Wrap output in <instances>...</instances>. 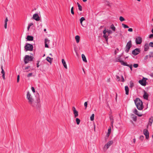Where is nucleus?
Instances as JSON below:
<instances>
[{
    "mask_svg": "<svg viewBox=\"0 0 153 153\" xmlns=\"http://www.w3.org/2000/svg\"><path fill=\"white\" fill-rule=\"evenodd\" d=\"M153 121V117L152 116H151V117L149 119L148 125H149L150 126H151L152 125Z\"/></svg>",
    "mask_w": 153,
    "mask_h": 153,
    "instance_id": "obj_16",
    "label": "nucleus"
},
{
    "mask_svg": "<svg viewBox=\"0 0 153 153\" xmlns=\"http://www.w3.org/2000/svg\"><path fill=\"white\" fill-rule=\"evenodd\" d=\"M2 76L3 79H5V74H2Z\"/></svg>",
    "mask_w": 153,
    "mask_h": 153,
    "instance_id": "obj_62",
    "label": "nucleus"
},
{
    "mask_svg": "<svg viewBox=\"0 0 153 153\" xmlns=\"http://www.w3.org/2000/svg\"><path fill=\"white\" fill-rule=\"evenodd\" d=\"M120 77L118 76H116V79L118 81H120Z\"/></svg>",
    "mask_w": 153,
    "mask_h": 153,
    "instance_id": "obj_47",
    "label": "nucleus"
},
{
    "mask_svg": "<svg viewBox=\"0 0 153 153\" xmlns=\"http://www.w3.org/2000/svg\"><path fill=\"white\" fill-rule=\"evenodd\" d=\"M49 40L47 39H45V44H47L49 42Z\"/></svg>",
    "mask_w": 153,
    "mask_h": 153,
    "instance_id": "obj_38",
    "label": "nucleus"
},
{
    "mask_svg": "<svg viewBox=\"0 0 153 153\" xmlns=\"http://www.w3.org/2000/svg\"><path fill=\"white\" fill-rule=\"evenodd\" d=\"M25 49L26 51H32L33 49V45L27 43L25 46Z\"/></svg>",
    "mask_w": 153,
    "mask_h": 153,
    "instance_id": "obj_3",
    "label": "nucleus"
},
{
    "mask_svg": "<svg viewBox=\"0 0 153 153\" xmlns=\"http://www.w3.org/2000/svg\"><path fill=\"white\" fill-rule=\"evenodd\" d=\"M128 31L129 32H132L133 31V29L132 28H129L128 29Z\"/></svg>",
    "mask_w": 153,
    "mask_h": 153,
    "instance_id": "obj_53",
    "label": "nucleus"
},
{
    "mask_svg": "<svg viewBox=\"0 0 153 153\" xmlns=\"http://www.w3.org/2000/svg\"><path fill=\"white\" fill-rule=\"evenodd\" d=\"M7 23H5L4 27L5 29H7Z\"/></svg>",
    "mask_w": 153,
    "mask_h": 153,
    "instance_id": "obj_59",
    "label": "nucleus"
},
{
    "mask_svg": "<svg viewBox=\"0 0 153 153\" xmlns=\"http://www.w3.org/2000/svg\"><path fill=\"white\" fill-rule=\"evenodd\" d=\"M147 79L145 78H143L142 80H140L139 82L142 85L145 86L146 85V80Z\"/></svg>",
    "mask_w": 153,
    "mask_h": 153,
    "instance_id": "obj_6",
    "label": "nucleus"
},
{
    "mask_svg": "<svg viewBox=\"0 0 153 153\" xmlns=\"http://www.w3.org/2000/svg\"><path fill=\"white\" fill-rule=\"evenodd\" d=\"M113 123H114L113 119H112V120L111 121V125L112 126H113Z\"/></svg>",
    "mask_w": 153,
    "mask_h": 153,
    "instance_id": "obj_60",
    "label": "nucleus"
},
{
    "mask_svg": "<svg viewBox=\"0 0 153 153\" xmlns=\"http://www.w3.org/2000/svg\"><path fill=\"white\" fill-rule=\"evenodd\" d=\"M116 60L117 62H120L122 65H124L126 64V62H124L123 61L121 60L120 57L117 58H116Z\"/></svg>",
    "mask_w": 153,
    "mask_h": 153,
    "instance_id": "obj_14",
    "label": "nucleus"
},
{
    "mask_svg": "<svg viewBox=\"0 0 153 153\" xmlns=\"http://www.w3.org/2000/svg\"><path fill=\"white\" fill-rule=\"evenodd\" d=\"M52 59L53 58H51L48 56L46 58V60H47V61L51 63L52 62Z\"/></svg>",
    "mask_w": 153,
    "mask_h": 153,
    "instance_id": "obj_22",
    "label": "nucleus"
},
{
    "mask_svg": "<svg viewBox=\"0 0 153 153\" xmlns=\"http://www.w3.org/2000/svg\"><path fill=\"white\" fill-rule=\"evenodd\" d=\"M73 113L74 114V117L75 118L78 117V112L77 111H76L74 112Z\"/></svg>",
    "mask_w": 153,
    "mask_h": 153,
    "instance_id": "obj_26",
    "label": "nucleus"
},
{
    "mask_svg": "<svg viewBox=\"0 0 153 153\" xmlns=\"http://www.w3.org/2000/svg\"><path fill=\"white\" fill-rule=\"evenodd\" d=\"M133 66L135 68H137L138 66V65L137 64H134L133 65Z\"/></svg>",
    "mask_w": 153,
    "mask_h": 153,
    "instance_id": "obj_42",
    "label": "nucleus"
},
{
    "mask_svg": "<svg viewBox=\"0 0 153 153\" xmlns=\"http://www.w3.org/2000/svg\"><path fill=\"white\" fill-rule=\"evenodd\" d=\"M149 49V46L148 44H146L144 46V51H147Z\"/></svg>",
    "mask_w": 153,
    "mask_h": 153,
    "instance_id": "obj_24",
    "label": "nucleus"
},
{
    "mask_svg": "<svg viewBox=\"0 0 153 153\" xmlns=\"http://www.w3.org/2000/svg\"><path fill=\"white\" fill-rule=\"evenodd\" d=\"M122 26L124 28H128L129 27L127 25H125L123 23L122 24Z\"/></svg>",
    "mask_w": 153,
    "mask_h": 153,
    "instance_id": "obj_37",
    "label": "nucleus"
},
{
    "mask_svg": "<svg viewBox=\"0 0 153 153\" xmlns=\"http://www.w3.org/2000/svg\"><path fill=\"white\" fill-rule=\"evenodd\" d=\"M82 58L83 61L84 62H87V60H86V57L84 54H82Z\"/></svg>",
    "mask_w": 153,
    "mask_h": 153,
    "instance_id": "obj_19",
    "label": "nucleus"
},
{
    "mask_svg": "<svg viewBox=\"0 0 153 153\" xmlns=\"http://www.w3.org/2000/svg\"><path fill=\"white\" fill-rule=\"evenodd\" d=\"M30 68V66H27L25 67V68L23 69V70H27V69H28V68Z\"/></svg>",
    "mask_w": 153,
    "mask_h": 153,
    "instance_id": "obj_51",
    "label": "nucleus"
},
{
    "mask_svg": "<svg viewBox=\"0 0 153 153\" xmlns=\"http://www.w3.org/2000/svg\"><path fill=\"white\" fill-rule=\"evenodd\" d=\"M32 75V73H29L28 74V75H27V77H29L30 76H31Z\"/></svg>",
    "mask_w": 153,
    "mask_h": 153,
    "instance_id": "obj_52",
    "label": "nucleus"
},
{
    "mask_svg": "<svg viewBox=\"0 0 153 153\" xmlns=\"http://www.w3.org/2000/svg\"><path fill=\"white\" fill-rule=\"evenodd\" d=\"M111 28L114 31H115V27L113 24L111 25L110 26Z\"/></svg>",
    "mask_w": 153,
    "mask_h": 153,
    "instance_id": "obj_28",
    "label": "nucleus"
},
{
    "mask_svg": "<svg viewBox=\"0 0 153 153\" xmlns=\"http://www.w3.org/2000/svg\"><path fill=\"white\" fill-rule=\"evenodd\" d=\"M33 60V57L31 56L28 55H26L24 58V62L25 64L28 63L29 61H32Z\"/></svg>",
    "mask_w": 153,
    "mask_h": 153,
    "instance_id": "obj_5",
    "label": "nucleus"
},
{
    "mask_svg": "<svg viewBox=\"0 0 153 153\" xmlns=\"http://www.w3.org/2000/svg\"><path fill=\"white\" fill-rule=\"evenodd\" d=\"M144 138V137L143 136L141 135L140 136V139L142 141H143Z\"/></svg>",
    "mask_w": 153,
    "mask_h": 153,
    "instance_id": "obj_35",
    "label": "nucleus"
},
{
    "mask_svg": "<svg viewBox=\"0 0 153 153\" xmlns=\"http://www.w3.org/2000/svg\"><path fill=\"white\" fill-rule=\"evenodd\" d=\"M124 65H125V66H128L129 67L131 71L132 70V65H128L127 63L126 62V64H125Z\"/></svg>",
    "mask_w": 153,
    "mask_h": 153,
    "instance_id": "obj_30",
    "label": "nucleus"
},
{
    "mask_svg": "<svg viewBox=\"0 0 153 153\" xmlns=\"http://www.w3.org/2000/svg\"><path fill=\"white\" fill-rule=\"evenodd\" d=\"M133 112L135 114L138 115L139 117H141L142 116V115L140 113H138V111L136 109H134Z\"/></svg>",
    "mask_w": 153,
    "mask_h": 153,
    "instance_id": "obj_17",
    "label": "nucleus"
},
{
    "mask_svg": "<svg viewBox=\"0 0 153 153\" xmlns=\"http://www.w3.org/2000/svg\"><path fill=\"white\" fill-rule=\"evenodd\" d=\"M40 100L39 97L37 99L36 101H34L31 102L30 104L33 107L36 109H39L41 107Z\"/></svg>",
    "mask_w": 153,
    "mask_h": 153,
    "instance_id": "obj_2",
    "label": "nucleus"
},
{
    "mask_svg": "<svg viewBox=\"0 0 153 153\" xmlns=\"http://www.w3.org/2000/svg\"><path fill=\"white\" fill-rule=\"evenodd\" d=\"M31 89H32L33 92V93L35 92V88H34L33 87H32Z\"/></svg>",
    "mask_w": 153,
    "mask_h": 153,
    "instance_id": "obj_49",
    "label": "nucleus"
},
{
    "mask_svg": "<svg viewBox=\"0 0 153 153\" xmlns=\"http://www.w3.org/2000/svg\"><path fill=\"white\" fill-rule=\"evenodd\" d=\"M149 56L150 57H153V52H150L149 54Z\"/></svg>",
    "mask_w": 153,
    "mask_h": 153,
    "instance_id": "obj_41",
    "label": "nucleus"
},
{
    "mask_svg": "<svg viewBox=\"0 0 153 153\" xmlns=\"http://www.w3.org/2000/svg\"><path fill=\"white\" fill-rule=\"evenodd\" d=\"M8 20L7 19V18H6L5 20V23H7V22L8 21Z\"/></svg>",
    "mask_w": 153,
    "mask_h": 153,
    "instance_id": "obj_57",
    "label": "nucleus"
},
{
    "mask_svg": "<svg viewBox=\"0 0 153 153\" xmlns=\"http://www.w3.org/2000/svg\"><path fill=\"white\" fill-rule=\"evenodd\" d=\"M149 45L151 47H153V42H150Z\"/></svg>",
    "mask_w": 153,
    "mask_h": 153,
    "instance_id": "obj_48",
    "label": "nucleus"
},
{
    "mask_svg": "<svg viewBox=\"0 0 153 153\" xmlns=\"http://www.w3.org/2000/svg\"><path fill=\"white\" fill-rule=\"evenodd\" d=\"M143 91L144 93V94L143 95V97L144 99L146 100H148V94L147 92L145 91V90L143 89Z\"/></svg>",
    "mask_w": 153,
    "mask_h": 153,
    "instance_id": "obj_13",
    "label": "nucleus"
},
{
    "mask_svg": "<svg viewBox=\"0 0 153 153\" xmlns=\"http://www.w3.org/2000/svg\"><path fill=\"white\" fill-rule=\"evenodd\" d=\"M140 52V50L138 48H136L132 52V53L134 55H136L138 54Z\"/></svg>",
    "mask_w": 153,
    "mask_h": 153,
    "instance_id": "obj_12",
    "label": "nucleus"
},
{
    "mask_svg": "<svg viewBox=\"0 0 153 153\" xmlns=\"http://www.w3.org/2000/svg\"><path fill=\"white\" fill-rule=\"evenodd\" d=\"M148 55H146L144 58L145 60H146V59H147L148 58Z\"/></svg>",
    "mask_w": 153,
    "mask_h": 153,
    "instance_id": "obj_58",
    "label": "nucleus"
},
{
    "mask_svg": "<svg viewBox=\"0 0 153 153\" xmlns=\"http://www.w3.org/2000/svg\"><path fill=\"white\" fill-rule=\"evenodd\" d=\"M135 104L137 108L139 110H142L143 108V103L142 101L138 98H136L134 100Z\"/></svg>",
    "mask_w": 153,
    "mask_h": 153,
    "instance_id": "obj_1",
    "label": "nucleus"
},
{
    "mask_svg": "<svg viewBox=\"0 0 153 153\" xmlns=\"http://www.w3.org/2000/svg\"><path fill=\"white\" fill-rule=\"evenodd\" d=\"M125 87L126 94V95H128L129 94V88L128 87Z\"/></svg>",
    "mask_w": 153,
    "mask_h": 153,
    "instance_id": "obj_23",
    "label": "nucleus"
},
{
    "mask_svg": "<svg viewBox=\"0 0 153 153\" xmlns=\"http://www.w3.org/2000/svg\"><path fill=\"white\" fill-rule=\"evenodd\" d=\"M121 81L123 82H124L125 81V79L123 76H121Z\"/></svg>",
    "mask_w": 153,
    "mask_h": 153,
    "instance_id": "obj_50",
    "label": "nucleus"
},
{
    "mask_svg": "<svg viewBox=\"0 0 153 153\" xmlns=\"http://www.w3.org/2000/svg\"><path fill=\"white\" fill-rule=\"evenodd\" d=\"M149 89V88L148 87H147V88H145V91L146 92H147L148 90Z\"/></svg>",
    "mask_w": 153,
    "mask_h": 153,
    "instance_id": "obj_54",
    "label": "nucleus"
},
{
    "mask_svg": "<svg viewBox=\"0 0 153 153\" xmlns=\"http://www.w3.org/2000/svg\"><path fill=\"white\" fill-rule=\"evenodd\" d=\"M19 75H18L17 76V82H19Z\"/></svg>",
    "mask_w": 153,
    "mask_h": 153,
    "instance_id": "obj_55",
    "label": "nucleus"
},
{
    "mask_svg": "<svg viewBox=\"0 0 153 153\" xmlns=\"http://www.w3.org/2000/svg\"><path fill=\"white\" fill-rule=\"evenodd\" d=\"M26 98L28 100V102L29 104L34 100L32 96L29 91L27 93Z\"/></svg>",
    "mask_w": 153,
    "mask_h": 153,
    "instance_id": "obj_4",
    "label": "nucleus"
},
{
    "mask_svg": "<svg viewBox=\"0 0 153 153\" xmlns=\"http://www.w3.org/2000/svg\"><path fill=\"white\" fill-rule=\"evenodd\" d=\"M131 47V41H129L127 43L126 46V52L128 53Z\"/></svg>",
    "mask_w": 153,
    "mask_h": 153,
    "instance_id": "obj_7",
    "label": "nucleus"
},
{
    "mask_svg": "<svg viewBox=\"0 0 153 153\" xmlns=\"http://www.w3.org/2000/svg\"><path fill=\"white\" fill-rule=\"evenodd\" d=\"M1 73L2 74H5V72L4 70V69L3 68V66H1Z\"/></svg>",
    "mask_w": 153,
    "mask_h": 153,
    "instance_id": "obj_36",
    "label": "nucleus"
},
{
    "mask_svg": "<svg viewBox=\"0 0 153 153\" xmlns=\"http://www.w3.org/2000/svg\"><path fill=\"white\" fill-rule=\"evenodd\" d=\"M71 12L73 15L74 14V7H72L71 9Z\"/></svg>",
    "mask_w": 153,
    "mask_h": 153,
    "instance_id": "obj_40",
    "label": "nucleus"
},
{
    "mask_svg": "<svg viewBox=\"0 0 153 153\" xmlns=\"http://www.w3.org/2000/svg\"><path fill=\"white\" fill-rule=\"evenodd\" d=\"M119 19L121 22H123L125 20V19L121 16L120 17Z\"/></svg>",
    "mask_w": 153,
    "mask_h": 153,
    "instance_id": "obj_34",
    "label": "nucleus"
},
{
    "mask_svg": "<svg viewBox=\"0 0 153 153\" xmlns=\"http://www.w3.org/2000/svg\"><path fill=\"white\" fill-rule=\"evenodd\" d=\"M143 133L146 136V138L148 139L149 137V133L147 129H144L143 130Z\"/></svg>",
    "mask_w": 153,
    "mask_h": 153,
    "instance_id": "obj_9",
    "label": "nucleus"
},
{
    "mask_svg": "<svg viewBox=\"0 0 153 153\" xmlns=\"http://www.w3.org/2000/svg\"><path fill=\"white\" fill-rule=\"evenodd\" d=\"M133 116L132 117V118L133 120L135 121H136L137 120V117L136 116L134 115L133 114L132 115Z\"/></svg>",
    "mask_w": 153,
    "mask_h": 153,
    "instance_id": "obj_29",
    "label": "nucleus"
},
{
    "mask_svg": "<svg viewBox=\"0 0 153 153\" xmlns=\"http://www.w3.org/2000/svg\"><path fill=\"white\" fill-rule=\"evenodd\" d=\"M153 37V34L150 35L149 36V38H152Z\"/></svg>",
    "mask_w": 153,
    "mask_h": 153,
    "instance_id": "obj_56",
    "label": "nucleus"
},
{
    "mask_svg": "<svg viewBox=\"0 0 153 153\" xmlns=\"http://www.w3.org/2000/svg\"><path fill=\"white\" fill-rule=\"evenodd\" d=\"M72 111H73V112L76 111V110L74 106H73L72 107Z\"/></svg>",
    "mask_w": 153,
    "mask_h": 153,
    "instance_id": "obj_45",
    "label": "nucleus"
},
{
    "mask_svg": "<svg viewBox=\"0 0 153 153\" xmlns=\"http://www.w3.org/2000/svg\"><path fill=\"white\" fill-rule=\"evenodd\" d=\"M142 41V39L141 37L138 36L136 38L135 42L137 44H140Z\"/></svg>",
    "mask_w": 153,
    "mask_h": 153,
    "instance_id": "obj_10",
    "label": "nucleus"
},
{
    "mask_svg": "<svg viewBox=\"0 0 153 153\" xmlns=\"http://www.w3.org/2000/svg\"><path fill=\"white\" fill-rule=\"evenodd\" d=\"M76 122L77 124V125H79L80 121V120L78 118H76Z\"/></svg>",
    "mask_w": 153,
    "mask_h": 153,
    "instance_id": "obj_31",
    "label": "nucleus"
},
{
    "mask_svg": "<svg viewBox=\"0 0 153 153\" xmlns=\"http://www.w3.org/2000/svg\"><path fill=\"white\" fill-rule=\"evenodd\" d=\"M106 33L107 32L108 35L110 34H111L112 33V31L111 30H106Z\"/></svg>",
    "mask_w": 153,
    "mask_h": 153,
    "instance_id": "obj_39",
    "label": "nucleus"
},
{
    "mask_svg": "<svg viewBox=\"0 0 153 153\" xmlns=\"http://www.w3.org/2000/svg\"><path fill=\"white\" fill-rule=\"evenodd\" d=\"M110 134V133H107V136L108 137L109 136Z\"/></svg>",
    "mask_w": 153,
    "mask_h": 153,
    "instance_id": "obj_63",
    "label": "nucleus"
},
{
    "mask_svg": "<svg viewBox=\"0 0 153 153\" xmlns=\"http://www.w3.org/2000/svg\"><path fill=\"white\" fill-rule=\"evenodd\" d=\"M103 33L104 34L103 37L105 39L106 41L107 42L108 40V36H107L106 34V30L105 29L103 30Z\"/></svg>",
    "mask_w": 153,
    "mask_h": 153,
    "instance_id": "obj_15",
    "label": "nucleus"
},
{
    "mask_svg": "<svg viewBox=\"0 0 153 153\" xmlns=\"http://www.w3.org/2000/svg\"><path fill=\"white\" fill-rule=\"evenodd\" d=\"M45 47L46 48H48V46L47 45V44H46V43L45 44Z\"/></svg>",
    "mask_w": 153,
    "mask_h": 153,
    "instance_id": "obj_61",
    "label": "nucleus"
},
{
    "mask_svg": "<svg viewBox=\"0 0 153 153\" xmlns=\"http://www.w3.org/2000/svg\"><path fill=\"white\" fill-rule=\"evenodd\" d=\"M75 39L77 43H78L79 42L80 37L78 35L76 36L75 37Z\"/></svg>",
    "mask_w": 153,
    "mask_h": 153,
    "instance_id": "obj_20",
    "label": "nucleus"
},
{
    "mask_svg": "<svg viewBox=\"0 0 153 153\" xmlns=\"http://www.w3.org/2000/svg\"><path fill=\"white\" fill-rule=\"evenodd\" d=\"M113 141L112 140L109 141L105 145L104 148V149H105L106 150H107L109 148L110 146L113 144Z\"/></svg>",
    "mask_w": 153,
    "mask_h": 153,
    "instance_id": "obj_8",
    "label": "nucleus"
},
{
    "mask_svg": "<svg viewBox=\"0 0 153 153\" xmlns=\"http://www.w3.org/2000/svg\"><path fill=\"white\" fill-rule=\"evenodd\" d=\"M77 4L79 10L81 11H82V8L81 6L78 3H77Z\"/></svg>",
    "mask_w": 153,
    "mask_h": 153,
    "instance_id": "obj_27",
    "label": "nucleus"
},
{
    "mask_svg": "<svg viewBox=\"0 0 153 153\" xmlns=\"http://www.w3.org/2000/svg\"><path fill=\"white\" fill-rule=\"evenodd\" d=\"M27 39L28 41H33V37L30 36H27Z\"/></svg>",
    "mask_w": 153,
    "mask_h": 153,
    "instance_id": "obj_21",
    "label": "nucleus"
},
{
    "mask_svg": "<svg viewBox=\"0 0 153 153\" xmlns=\"http://www.w3.org/2000/svg\"><path fill=\"white\" fill-rule=\"evenodd\" d=\"M111 129L110 127L108 129V133H111Z\"/></svg>",
    "mask_w": 153,
    "mask_h": 153,
    "instance_id": "obj_43",
    "label": "nucleus"
},
{
    "mask_svg": "<svg viewBox=\"0 0 153 153\" xmlns=\"http://www.w3.org/2000/svg\"><path fill=\"white\" fill-rule=\"evenodd\" d=\"M94 114H93L91 115V117H90V120H91L93 121L94 120Z\"/></svg>",
    "mask_w": 153,
    "mask_h": 153,
    "instance_id": "obj_32",
    "label": "nucleus"
},
{
    "mask_svg": "<svg viewBox=\"0 0 153 153\" xmlns=\"http://www.w3.org/2000/svg\"><path fill=\"white\" fill-rule=\"evenodd\" d=\"M32 19L37 21H39L40 19V17L37 13H35L33 14Z\"/></svg>",
    "mask_w": 153,
    "mask_h": 153,
    "instance_id": "obj_11",
    "label": "nucleus"
},
{
    "mask_svg": "<svg viewBox=\"0 0 153 153\" xmlns=\"http://www.w3.org/2000/svg\"><path fill=\"white\" fill-rule=\"evenodd\" d=\"M62 62L64 68L66 69H67L68 68L66 64V62L64 59H62Z\"/></svg>",
    "mask_w": 153,
    "mask_h": 153,
    "instance_id": "obj_18",
    "label": "nucleus"
},
{
    "mask_svg": "<svg viewBox=\"0 0 153 153\" xmlns=\"http://www.w3.org/2000/svg\"><path fill=\"white\" fill-rule=\"evenodd\" d=\"M33 25V23H30L28 25V26L27 28V29L28 31H29V29L30 28V27L32 26Z\"/></svg>",
    "mask_w": 153,
    "mask_h": 153,
    "instance_id": "obj_33",
    "label": "nucleus"
},
{
    "mask_svg": "<svg viewBox=\"0 0 153 153\" xmlns=\"http://www.w3.org/2000/svg\"><path fill=\"white\" fill-rule=\"evenodd\" d=\"M133 142L135 143V141H136V140L135 139H133Z\"/></svg>",
    "mask_w": 153,
    "mask_h": 153,
    "instance_id": "obj_64",
    "label": "nucleus"
},
{
    "mask_svg": "<svg viewBox=\"0 0 153 153\" xmlns=\"http://www.w3.org/2000/svg\"><path fill=\"white\" fill-rule=\"evenodd\" d=\"M87 102H85L84 103V106L85 107V109L86 108L87 106Z\"/></svg>",
    "mask_w": 153,
    "mask_h": 153,
    "instance_id": "obj_46",
    "label": "nucleus"
},
{
    "mask_svg": "<svg viewBox=\"0 0 153 153\" xmlns=\"http://www.w3.org/2000/svg\"><path fill=\"white\" fill-rule=\"evenodd\" d=\"M134 85V84L132 81L130 82V86H133Z\"/></svg>",
    "mask_w": 153,
    "mask_h": 153,
    "instance_id": "obj_44",
    "label": "nucleus"
},
{
    "mask_svg": "<svg viewBox=\"0 0 153 153\" xmlns=\"http://www.w3.org/2000/svg\"><path fill=\"white\" fill-rule=\"evenodd\" d=\"M85 20V18L84 17H82L80 19V24L82 26H83L82 25V22Z\"/></svg>",
    "mask_w": 153,
    "mask_h": 153,
    "instance_id": "obj_25",
    "label": "nucleus"
}]
</instances>
